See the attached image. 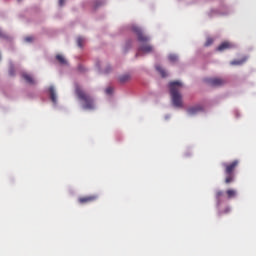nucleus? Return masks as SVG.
I'll return each instance as SVG.
<instances>
[{
    "label": "nucleus",
    "mask_w": 256,
    "mask_h": 256,
    "mask_svg": "<svg viewBox=\"0 0 256 256\" xmlns=\"http://www.w3.org/2000/svg\"><path fill=\"white\" fill-rule=\"evenodd\" d=\"M223 195H224V192L221 190L216 192V199L218 201V206L221 205V198L223 197Z\"/></svg>",
    "instance_id": "nucleus-16"
},
{
    "label": "nucleus",
    "mask_w": 256,
    "mask_h": 256,
    "mask_svg": "<svg viewBox=\"0 0 256 256\" xmlns=\"http://www.w3.org/2000/svg\"><path fill=\"white\" fill-rule=\"evenodd\" d=\"M234 46L232 43L230 42H223L221 43L218 48H217V51L219 52H224L226 50H229V49H232Z\"/></svg>",
    "instance_id": "nucleus-8"
},
{
    "label": "nucleus",
    "mask_w": 256,
    "mask_h": 256,
    "mask_svg": "<svg viewBox=\"0 0 256 256\" xmlns=\"http://www.w3.org/2000/svg\"><path fill=\"white\" fill-rule=\"evenodd\" d=\"M240 164L239 160H233L230 163H222V166L224 168V174H225V179H224V183L229 185L235 182L236 179V174L235 171L238 168Z\"/></svg>",
    "instance_id": "nucleus-4"
},
{
    "label": "nucleus",
    "mask_w": 256,
    "mask_h": 256,
    "mask_svg": "<svg viewBox=\"0 0 256 256\" xmlns=\"http://www.w3.org/2000/svg\"><path fill=\"white\" fill-rule=\"evenodd\" d=\"M226 195L228 199H233L237 197V190L235 189H227Z\"/></svg>",
    "instance_id": "nucleus-12"
},
{
    "label": "nucleus",
    "mask_w": 256,
    "mask_h": 256,
    "mask_svg": "<svg viewBox=\"0 0 256 256\" xmlns=\"http://www.w3.org/2000/svg\"><path fill=\"white\" fill-rule=\"evenodd\" d=\"M205 82L211 87H222L227 83V81L222 78H206Z\"/></svg>",
    "instance_id": "nucleus-5"
},
{
    "label": "nucleus",
    "mask_w": 256,
    "mask_h": 256,
    "mask_svg": "<svg viewBox=\"0 0 256 256\" xmlns=\"http://www.w3.org/2000/svg\"><path fill=\"white\" fill-rule=\"evenodd\" d=\"M79 70H80V71H83V69H82V67H81V66L79 67Z\"/></svg>",
    "instance_id": "nucleus-28"
},
{
    "label": "nucleus",
    "mask_w": 256,
    "mask_h": 256,
    "mask_svg": "<svg viewBox=\"0 0 256 256\" xmlns=\"http://www.w3.org/2000/svg\"><path fill=\"white\" fill-rule=\"evenodd\" d=\"M0 38H6V35L0 30Z\"/></svg>",
    "instance_id": "nucleus-27"
},
{
    "label": "nucleus",
    "mask_w": 256,
    "mask_h": 256,
    "mask_svg": "<svg viewBox=\"0 0 256 256\" xmlns=\"http://www.w3.org/2000/svg\"><path fill=\"white\" fill-rule=\"evenodd\" d=\"M131 79V76L129 74H125L119 77V82L124 84L128 82Z\"/></svg>",
    "instance_id": "nucleus-15"
},
{
    "label": "nucleus",
    "mask_w": 256,
    "mask_h": 256,
    "mask_svg": "<svg viewBox=\"0 0 256 256\" xmlns=\"http://www.w3.org/2000/svg\"><path fill=\"white\" fill-rule=\"evenodd\" d=\"M156 71L161 75L162 78H166L168 76L165 69H163L160 65L155 66Z\"/></svg>",
    "instance_id": "nucleus-13"
},
{
    "label": "nucleus",
    "mask_w": 256,
    "mask_h": 256,
    "mask_svg": "<svg viewBox=\"0 0 256 256\" xmlns=\"http://www.w3.org/2000/svg\"><path fill=\"white\" fill-rule=\"evenodd\" d=\"M231 212V208L230 207H226L223 211H221V214H228Z\"/></svg>",
    "instance_id": "nucleus-23"
},
{
    "label": "nucleus",
    "mask_w": 256,
    "mask_h": 256,
    "mask_svg": "<svg viewBox=\"0 0 256 256\" xmlns=\"http://www.w3.org/2000/svg\"><path fill=\"white\" fill-rule=\"evenodd\" d=\"M204 110L203 106L201 105H196V106H193V107H190L187 112L189 115H196L200 112H202Z\"/></svg>",
    "instance_id": "nucleus-7"
},
{
    "label": "nucleus",
    "mask_w": 256,
    "mask_h": 256,
    "mask_svg": "<svg viewBox=\"0 0 256 256\" xmlns=\"http://www.w3.org/2000/svg\"><path fill=\"white\" fill-rule=\"evenodd\" d=\"M98 200V195H87L78 198V202L81 205L93 203Z\"/></svg>",
    "instance_id": "nucleus-6"
},
{
    "label": "nucleus",
    "mask_w": 256,
    "mask_h": 256,
    "mask_svg": "<svg viewBox=\"0 0 256 256\" xmlns=\"http://www.w3.org/2000/svg\"><path fill=\"white\" fill-rule=\"evenodd\" d=\"M213 43H214V39L209 37L205 42V47H210L211 45H213Z\"/></svg>",
    "instance_id": "nucleus-19"
},
{
    "label": "nucleus",
    "mask_w": 256,
    "mask_h": 256,
    "mask_svg": "<svg viewBox=\"0 0 256 256\" xmlns=\"http://www.w3.org/2000/svg\"><path fill=\"white\" fill-rule=\"evenodd\" d=\"M132 31L133 33L136 34L138 42H140L138 52L136 53V58L140 57L142 53L143 54L153 53L154 48L151 44L148 43L150 41V38L143 33L142 29L138 26H133Z\"/></svg>",
    "instance_id": "nucleus-1"
},
{
    "label": "nucleus",
    "mask_w": 256,
    "mask_h": 256,
    "mask_svg": "<svg viewBox=\"0 0 256 256\" xmlns=\"http://www.w3.org/2000/svg\"><path fill=\"white\" fill-rule=\"evenodd\" d=\"M22 78L25 80V82L29 85H36V81L34 78L28 74V73H22Z\"/></svg>",
    "instance_id": "nucleus-10"
},
{
    "label": "nucleus",
    "mask_w": 256,
    "mask_h": 256,
    "mask_svg": "<svg viewBox=\"0 0 256 256\" xmlns=\"http://www.w3.org/2000/svg\"><path fill=\"white\" fill-rule=\"evenodd\" d=\"M111 72V67L108 66L105 70H104V74H109Z\"/></svg>",
    "instance_id": "nucleus-25"
},
{
    "label": "nucleus",
    "mask_w": 256,
    "mask_h": 256,
    "mask_svg": "<svg viewBox=\"0 0 256 256\" xmlns=\"http://www.w3.org/2000/svg\"><path fill=\"white\" fill-rule=\"evenodd\" d=\"M50 100L53 104H57V95L54 86H50L49 89Z\"/></svg>",
    "instance_id": "nucleus-9"
},
{
    "label": "nucleus",
    "mask_w": 256,
    "mask_h": 256,
    "mask_svg": "<svg viewBox=\"0 0 256 256\" xmlns=\"http://www.w3.org/2000/svg\"><path fill=\"white\" fill-rule=\"evenodd\" d=\"M105 93H106L107 95H111V94L113 93V88H112V87L106 88Z\"/></svg>",
    "instance_id": "nucleus-22"
},
{
    "label": "nucleus",
    "mask_w": 256,
    "mask_h": 256,
    "mask_svg": "<svg viewBox=\"0 0 256 256\" xmlns=\"http://www.w3.org/2000/svg\"><path fill=\"white\" fill-rule=\"evenodd\" d=\"M56 60L59 62L60 65H67V60L64 58L63 55H56Z\"/></svg>",
    "instance_id": "nucleus-14"
},
{
    "label": "nucleus",
    "mask_w": 256,
    "mask_h": 256,
    "mask_svg": "<svg viewBox=\"0 0 256 256\" xmlns=\"http://www.w3.org/2000/svg\"><path fill=\"white\" fill-rule=\"evenodd\" d=\"M169 61L173 62V63L177 62L178 61V56L175 55V54L169 55Z\"/></svg>",
    "instance_id": "nucleus-20"
},
{
    "label": "nucleus",
    "mask_w": 256,
    "mask_h": 256,
    "mask_svg": "<svg viewBox=\"0 0 256 256\" xmlns=\"http://www.w3.org/2000/svg\"><path fill=\"white\" fill-rule=\"evenodd\" d=\"M8 73H9V76H11V77L15 76V67L13 64H10Z\"/></svg>",
    "instance_id": "nucleus-17"
},
{
    "label": "nucleus",
    "mask_w": 256,
    "mask_h": 256,
    "mask_svg": "<svg viewBox=\"0 0 256 256\" xmlns=\"http://www.w3.org/2000/svg\"><path fill=\"white\" fill-rule=\"evenodd\" d=\"M75 94L79 99V101H81L82 108L84 110H89V111L95 110V100L90 94L86 93L79 86L75 87Z\"/></svg>",
    "instance_id": "nucleus-3"
},
{
    "label": "nucleus",
    "mask_w": 256,
    "mask_h": 256,
    "mask_svg": "<svg viewBox=\"0 0 256 256\" xmlns=\"http://www.w3.org/2000/svg\"><path fill=\"white\" fill-rule=\"evenodd\" d=\"M183 88V83L180 81H173L169 83V90L172 103L177 108L183 107L182 94L180 91Z\"/></svg>",
    "instance_id": "nucleus-2"
},
{
    "label": "nucleus",
    "mask_w": 256,
    "mask_h": 256,
    "mask_svg": "<svg viewBox=\"0 0 256 256\" xmlns=\"http://www.w3.org/2000/svg\"><path fill=\"white\" fill-rule=\"evenodd\" d=\"M84 42H85V39H84L83 37L77 38V46H78L79 48H83Z\"/></svg>",
    "instance_id": "nucleus-18"
},
{
    "label": "nucleus",
    "mask_w": 256,
    "mask_h": 256,
    "mask_svg": "<svg viewBox=\"0 0 256 256\" xmlns=\"http://www.w3.org/2000/svg\"><path fill=\"white\" fill-rule=\"evenodd\" d=\"M100 5H103L102 1H96L95 2V9H97V7H100Z\"/></svg>",
    "instance_id": "nucleus-24"
},
{
    "label": "nucleus",
    "mask_w": 256,
    "mask_h": 256,
    "mask_svg": "<svg viewBox=\"0 0 256 256\" xmlns=\"http://www.w3.org/2000/svg\"><path fill=\"white\" fill-rule=\"evenodd\" d=\"M247 60H248V57H244L240 60H233L230 62V65L231 66H242L247 62Z\"/></svg>",
    "instance_id": "nucleus-11"
},
{
    "label": "nucleus",
    "mask_w": 256,
    "mask_h": 256,
    "mask_svg": "<svg viewBox=\"0 0 256 256\" xmlns=\"http://www.w3.org/2000/svg\"><path fill=\"white\" fill-rule=\"evenodd\" d=\"M64 3H65V0H59V6L60 7H63Z\"/></svg>",
    "instance_id": "nucleus-26"
},
{
    "label": "nucleus",
    "mask_w": 256,
    "mask_h": 256,
    "mask_svg": "<svg viewBox=\"0 0 256 256\" xmlns=\"http://www.w3.org/2000/svg\"><path fill=\"white\" fill-rule=\"evenodd\" d=\"M24 41H25L26 43H32V42L34 41V37H32V36H27V37L24 38Z\"/></svg>",
    "instance_id": "nucleus-21"
}]
</instances>
